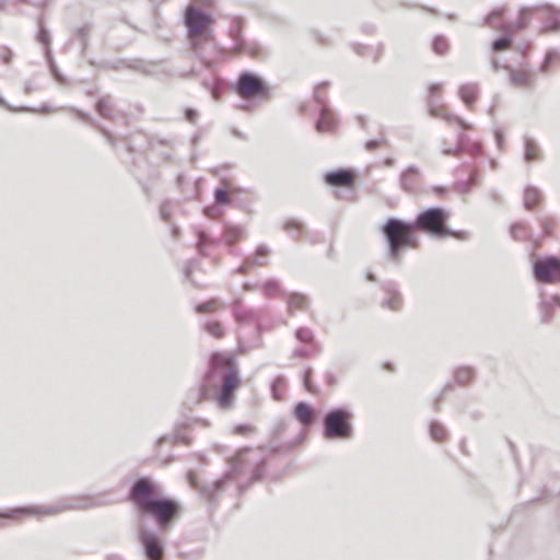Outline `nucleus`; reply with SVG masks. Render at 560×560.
Listing matches in <instances>:
<instances>
[{"instance_id": "nucleus-26", "label": "nucleus", "mask_w": 560, "mask_h": 560, "mask_svg": "<svg viewBox=\"0 0 560 560\" xmlns=\"http://www.w3.org/2000/svg\"><path fill=\"white\" fill-rule=\"evenodd\" d=\"M233 314L238 323H249L254 320L255 313L250 308H244L241 299H235L233 302Z\"/></svg>"}, {"instance_id": "nucleus-53", "label": "nucleus", "mask_w": 560, "mask_h": 560, "mask_svg": "<svg viewBox=\"0 0 560 560\" xmlns=\"http://www.w3.org/2000/svg\"><path fill=\"white\" fill-rule=\"evenodd\" d=\"M385 143H386V139L385 138H377V139L368 140L365 142L364 147H365V149L368 151H374L380 145L385 144Z\"/></svg>"}, {"instance_id": "nucleus-11", "label": "nucleus", "mask_w": 560, "mask_h": 560, "mask_svg": "<svg viewBox=\"0 0 560 560\" xmlns=\"http://www.w3.org/2000/svg\"><path fill=\"white\" fill-rule=\"evenodd\" d=\"M535 10H542L546 18L540 26V32H558L560 31V9H557L551 3H540L535 7H522L518 10V20L525 22L528 26Z\"/></svg>"}, {"instance_id": "nucleus-9", "label": "nucleus", "mask_w": 560, "mask_h": 560, "mask_svg": "<svg viewBox=\"0 0 560 560\" xmlns=\"http://www.w3.org/2000/svg\"><path fill=\"white\" fill-rule=\"evenodd\" d=\"M231 90L241 97H253L255 101L266 98L270 93L268 82L258 73L244 70L231 84Z\"/></svg>"}, {"instance_id": "nucleus-19", "label": "nucleus", "mask_w": 560, "mask_h": 560, "mask_svg": "<svg viewBox=\"0 0 560 560\" xmlns=\"http://www.w3.org/2000/svg\"><path fill=\"white\" fill-rule=\"evenodd\" d=\"M523 159L527 163L541 161L544 159V153L539 143L530 137H524Z\"/></svg>"}, {"instance_id": "nucleus-5", "label": "nucleus", "mask_w": 560, "mask_h": 560, "mask_svg": "<svg viewBox=\"0 0 560 560\" xmlns=\"http://www.w3.org/2000/svg\"><path fill=\"white\" fill-rule=\"evenodd\" d=\"M451 213L444 207L433 206L421 210L411 221L416 231L422 232L432 238L455 237L467 240L468 233L456 231L447 225Z\"/></svg>"}, {"instance_id": "nucleus-63", "label": "nucleus", "mask_w": 560, "mask_h": 560, "mask_svg": "<svg viewBox=\"0 0 560 560\" xmlns=\"http://www.w3.org/2000/svg\"><path fill=\"white\" fill-rule=\"evenodd\" d=\"M353 50L359 55V56H364L368 54V50H369V47L363 45V44H353Z\"/></svg>"}, {"instance_id": "nucleus-15", "label": "nucleus", "mask_w": 560, "mask_h": 560, "mask_svg": "<svg viewBox=\"0 0 560 560\" xmlns=\"http://www.w3.org/2000/svg\"><path fill=\"white\" fill-rule=\"evenodd\" d=\"M243 24L244 19L242 16H234L232 19V24L228 31L229 36L233 39L235 48L240 50H247L249 55L254 58H260V48L247 47V44L242 33Z\"/></svg>"}, {"instance_id": "nucleus-54", "label": "nucleus", "mask_w": 560, "mask_h": 560, "mask_svg": "<svg viewBox=\"0 0 560 560\" xmlns=\"http://www.w3.org/2000/svg\"><path fill=\"white\" fill-rule=\"evenodd\" d=\"M471 187L472 186L470 185L469 180H460L454 185V188L462 195H467Z\"/></svg>"}, {"instance_id": "nucleus-59", "label": "nucleus", "mask_w": 560, "mask_h": 560, "mask_svg": "<svg viewBox=\"0 0 560 560\" xmlns=\"http://www.w3.org/2000/svg\"><path fill=\"white\" fill-rule=\"evenodd\" d=\"M51 107L47 104L38 107V108H28V107H21V108H18V112H33V113H48L50 112Z\"/></svg>"}, {"instance_id": "nucleus-55", "label": "nucleus", "mask_w": 560, "mask_h": 560, "mask_svg": "<svg viewBox=\"0 0 560 560\" xmlns=\"http://www.w3.org/2000/svg\"><path fill=\"white\" fill-rule=\"evenodd\" d=\"M97 129L102 132V135L105 137L106 141L112 145H116V138L114 135L104 126L97 125Z\"/></svg>"}, {"instance_id": "nucleus-35", "label": "nucleus", "mask_w": 560, "mask_h": 560, "mask_svg": "<svg viewBox=\"0 0 560 560\" xmlns=\"http://www.w3.org/2000/svg\"><path fill=\"white\" fill-rule=\"evenodd\" d=\"M513 39H514L513 34L505 32L492 40L491 50L492 51L504 50L512 44Z\"/></svg>"}, {"instance_id": "nucleus-46", "label": "nucleus", "mask_w": 560, "mask_h": 560, "mask_svg": "<svg viewBox=\"0 0 560 560\" xmlns=\"http://www.w3.org/2000/svg\"><path fill=\"white\" fill-rule=\"evenodd\" d=\"M49 71L54 80L61 85L68 84L67 77L59 70L57 63L55 60H51L50 65L48 66Z\"/></svg>"}, {"instance_id": "nucleus-47", "label": "nucleus", "mask_w": 560, "mask_h": 560, "mask_svg": "<svg viewBox=\"0 0 560 560\" xmlns=\"http://www.w3.org/2000/svg\"><path fill=\"white\" fill-rule=\"evenodd\" d=\"M205 330L208 334L214 336L215 338H221L223 336L222 327H221L220 323H218V322H208L205 325Z\"/></svg>"}, {"instance_id": "nucleus-8", "label": "nucleus", "mask_w": 560, "mask_h": 560, "mask_svg": "<svg viewBox=\"0 0 560 560\" xmlns=\"http://www.w3.org/2000/svg\"><path fill=\"white\" fill-rule=\"evenodd\" d=\"M353 413L347 407H334L323 418V435L326 440H348L353 436Z\"/></svg>"}, {"instance_id": "nucleus-22", "label": "nucleus", "mask_w": 560, "mask_h": 560, "mask_svg": "<svg viewBox=\"0 0 560 560\" xmlns=\"http://www.w3.org/2000/svg\"><path fill=\"white\" fill-rule=\"evenodd\" d=\"M542 198L544 195L537 187L528 185L524 189L523 206L526 210L530 211L536 205L541 202Z\"/></svg>"}, {"instance_id": "nucleus-56", "label": "nucleus", "mask_w": 560, "mask_h": 560, "mask_svg": "<svg viewBox=\"0 0 560 560\" xmlns=\"http://www.w3.org/2000/svg\"><path fill=\"white\" fill-rule=\"evenodd\" d=\"M199 116V113L197 109L192 108V107H187L185 108L184 110V117L187 121L191 122V124H195L197 118Z\"/></svg>"}, {"instance_id": "nucleus-16", "label": "nucleus", "mask_w": 560, "mask_h": 560, "mask_svg": "<svg viewBox=\"0 0 560 560\" xmlns=\"http://www.w3.org/2000/svg\"><path fill=\"white\" fill-rule=\"evenodd\" d=\"M421 177L420 168L416 165H409L399 175V186L407 194H416Z\"/></svg>"}, {"instance_id": "nucleus-25", "label": "nucleus", "mask_w": 560, "mask_h": 560, "mask_svg": "<svg viewBox=\"0 0 560 560\" xmlns=\"http://www.w3.org/2000/svg\"><path fill=\"white\" fill-rule=\"evenodd\" d=\"M223 183L225 187H217L213 192V206L218 211L233 202L232 197L225 192V188H230L231 183L228 179H224Z\"/></svg>"}, {"instance_id": "nucleus-64", "label": "nucleus", "mask_w": 560, "mask_h": 560, "mask_svg": "<svg viewBox=\"0 0 560 560\" xmlns=\"http://www.w3.org/2000/svg\"><path fill=\"white\" fill-rule=\"evenodd\" d=\"M383 50H384V45L383 44H378L374 48V52H373V61L374 62H377L381 59Z\"/></svg>"}, {"instance_id": "nucleus-14", "label": "nucleus", "mask_w": 560, "mask_h": 560, "mask_svg": "<svg viewBox=\"0 0 560 560\" xmlns=\"http://www.w3.org/2000/svg\"><path fill=\"white\" fill-rule=\"evenodd\" d=\"M520 70L511 65L504 66V70L508 72L510 85L515 89H534L537 82L536 74L527 68L526 63L520 62Z\"/></svg>"}, {"instance_id": "nucleus-58", "label": "nucleus", "mask_w": 560, "mask_h": 560, "mask_svg": "<svg viewBox=\"0 0 560 560\" xmlns=\"http://www.w3.org/2000/svg\"><path fill=\"white\" fill-rule=\"evenodd\" d=\"M213 307H214V303L213 302H203V303L197 304L195 306V311L197 313H206V312L211 311Z\"/></svg>"}, {"instance_id": "nucleus-13", "label": "nucleus", "mask_w": 560, "mask_h": 560, "mask_svg": "<svg viewBox=\"0 0 560 560\" xmlns=\"http://www.w3.org/2000/svg\"><path fill=\"white\" fill-rule=\"evenodd\" d=\"M443 90V85L442 83H438V82H434V83H431L428 88V95H429V100H428V113L431 117H434V118H442L443 120L447 121V122H455L462 129L464 128H470V124L467 122L465 119H463L462 117L459 116H456L452 113H448V112H443L440 106L438 105L435 98H434V95L441 93Z\"/></svg>"}, {"instance_id": "nucleus-49", "label": "nucleus", "mask_w": 560, "mask_h": 560, "mask_svg": "<svg viewBox=\"0 0 560 560\" xmlns=\"http://www.w3.org/2000/svg\"><path fill=\"white\" fill-rule=\"evenodd\" d=\"M506 33H512L513 35L517 32H521L525 30L527 26L525 25V22L520 21L518 19L514 22H510L504 24Z\"/></svg>"}, {"instance_id": "nucleus-42", "label": "nucleus", "mask_w": 560, "mask_h": 560, "mask_svg": "<svg viewBox=\"0 0 560 560\" xmlns=\"http://www.w3.org/2000/svg\"><path fill=\"white\" fill-rule=\"evenodd\" d=\"M95 109L104 118L110 119L113 117L108 96L98 97L95 102Z\"/></svg>"}, {"instance_id": "nucleus-7", "label": "nucleus", "mask_w": 560, "mask_h": 560, "mask_svg": "<svg viewBox=\"0 0 560 560\" xmlns=\"http://www.w3.org/2000/svg\"><path fill=\"white\" fill-rule=\"evenodd\" d=\"M240 471L241 466L235 464L217 480L202 483L198 481L196 475H194L191 471H188L187 480L189 486L198 491L199 495L207 501L209 509L212 510L217 506L228 486L237 478Z\"/></svg>"}, {"instance_id": "nucleus-21", "label": "nucleus", "mask_w": 560, "mask_h": 560, "mask_svg": "<svg viewBox=\"0 0 560 560\" xmlns=\"http://www.w3.org/2000/svg\"><path fill=\"white\" fill-rule=\"evenodd\" d=\"M313 407L310 402L300 400L293 407V417L303 425H307L313 421Z\"/></svg>"}, {"instance_id": "nucleus-34", "label": "nucleus", "mask_w": 560, "mask_h": 560, "mask_svg": "<svg viewBox=\"0 0 560 560\" xmlns=\"http://www.w3.org/2000/svg\"><path fill=\"white\" fill-rule=\"evenodd\" d=\"M429 433L433 441L441 442L446 438L447 429L440 421L433 420L429 424Z\"/></svg>"}, {"instance_id": "nucleus-30", "label": "nucleus", "mask_w": 560, "mask_h": 560, "mask_svg": "<svg viewBox=\"0 0 560 560\" xmlns=\"http://www.w3.org/2000/svg\"><path fill=\"white\" fill-rule=\"evenodd\" d=\"M538 308L540 312V320L544 324H549L553 319V310L555 303H552L548 299H541L538 303Z\"/></svg>"}, {"instance_id": "nucleus-40", "label": "nucleus", "mask_w": 560, "mask_h": 560, "mask_svg": "<svg viewBox=\"0 0 560 560\" xmlns=\"http://www.w3.org/2000/svg\"><path fill=\"white\" fill-rule=\"evenodd\" d=\"M294 336L296 340L304 345H313V342H318L315 338L313 330L308 327H299L295 330Z\"/></svg>"}, {"instance_id": "nucleus-27", "label": "nucleus", "mask_w": 560, "mask_h": 560, "mask_svg": "<svg viewBox=\"0 0 560 560\" xmlns=\"http://www.w3.org/2000/svg\"><path fill=\"white\" fill-rule=\"evenodd\" d=\"M191 441V439L183 433L179 428L177 427L176 431L174 433H171V434H164L162 436H160L158 440H156V443L159 445L161 444H164V443H171V444H189Z\"/></svg>"}, {"instance_id": "nucleus-29", "label": "nucleus", "mask_w": 560, "mask_h": 560, "mask_svg": "<svg viewBox=\"0 0 560 560\" xmlns=\"http://www.w3.org/2000/svg\"><path fill=\"white\" fill-rule=\"evenodd\" d=\"M245 230L241 225L225 224L223 235L226 243L234 244L245 236Z\"/></svg>"}, {"instance_id": "nucleus-37", "label": "nucleus", "mask_w": 560, "mask_h": 560, "mask_svg": "<svg viewBox=\"0 0 560 560\" xmlns=\"http://www.w3.org/2000/svg\"><path fill=\"white\" fill-rule=\"evenodd\" d=\"M285 385L287 380L283 375H277L276 377L272 378L270 383V390L273 399H282V389L285 387Z\"/></svg>"}, {"instance_id": "nucleus-20", "label": "nucleus", "mask_w": 560, "mask_h": 560, "mask_svg": "<svg viewBox=\"0 0 560 560\" xmlns=\"http://www.w3.org/2000/svg\"><path fill=\"white\" fill-rule=\"evenodd\" d=\"M479 92V85L475 82L464 83L458 88V96L467 107H472L477 94Z\"/></svg>"}, {"instance_id": "nucleus-12", "label": "nucleus", "mask_w": 560, "mask_h": 560, "mask_svg": "<svg viewBox=\"0 0 560 560\" xmlns=\"http://www.w3.org/2000/svg\"><path fill=\"white\" fill-rule=\"evenodd\" d=\"M329 82H319L314 91V100L319 106V117L315 121V129L318 132L334 131L338 126V117L330 108L327 101L319 94V90L327 89Z\"/></svg>"}, {"instance_id": "nucleus-6", "label": "nucleus", "mask_w": 560, "mask_h": 560, "mask_svg": "<svg viewBox=\"0 0 560 560\" xmlns=\"http://www.w3.org/2000/svg\"><path fill=\"white\" fill-rule=\"evenodd\" d=\"M108 501L103 498L97 499H85L84 503L80 508H90L107 504ZM79 505L62 503L51 506L42 505H23L10 509L0 510V522L3 520L18 521L25 516H42V515H56L61 512L78 509Z\"/></svg>"}, {"instance_id": "nucleus-41", "label": "nucleus", "mask_w": 560, "mask_h": 560, "mask_svg": "<svg viewBox=\"0 0 560 560\" xmlns=\"http://www.w3.org/2000/svg\"><path fill=\"white\" fill-rule=\"evenodd\" d=\"M262 290L267 296H272L276 294L285 295V292L281 290L280 281L276 278L268 279L262 284Z\"/></svg>"}, {"instance_id": "nucleus-23", "label": "nucleus", "mask_w": 560, "mask_h": 560, "mask_svg": "<svg viewBox=\"0 0 560 560\" xmlns=\"http://www.w3.org/2000/svg\"><path fill=\"white\" fill-rule=\"evenodd\" d=\"M505 9L502 7L492 9L483 19L482 25L491 28H497L500 31L505 30V25L500 23V20L503 18Z\"/></svg>"}, {"instance_id": "nucleus-43", "label": "nucleus", "mask_w": 560, "mask_h": 560, "mask_svg": "<svg viewBox=\"0 0 560 560\" xmlns=\"http://www.w3.org/2000/svg\"><path fill=\"white\" fill-rule=\"evenodd\" d=\"M283 230L295 236L305 230V225L302 221L296 219H288L283 223Z\"/></svg>"}, {"instance_id": "nucleus-18", "label": "nucleus", "mask_w": 560, "mask_h": 560, "mask_svg": "<svg viewBox=\"0 0 560 560\" xmlns=\"http://www.w3.org/2000/svg\"><path fill=\"white\" fill-rule=\"evenodd\" d=\"M383 289L387 298L382 301V306L392 311H398L401 306L402 299L397 287L393 282H388L384 284Z\"/></svg>"}, {"instance_id": "nucleus-3", "label": "nucleus", "mask_w": 560, "mask_h": 560, "mask_svg": "<svg viewBox=\"0 0 560 560\" xmlns=\"http://www.w3.org/2000/svg\"><path fill=\"white\" fill-rule=\"evenodd\" d=\"M183 23L187 30V42L194 54L205 67L211 68L213 60L206 52L213 36L214 19L211 13L197 7H187L183 13Z\"/></svg>"}, {"instance_id": "nucleus-61", "label": "nucleus", "mask_w": 560, "mask_h": 560, "mask_svg": "<svg viewBox=\"0 0 560 560\" xmlns=\"http://www.w3.org/2000/svg\"><path fill=\"white\" fill-rule=\"evenodd\" d=\"M73 112H75V114L78 115V117H80L81 119L85 120V121H89L91 124H93L96 128H97V122H95V120L93 119V117L88 114V113H84V112H81L77 108H73Z\"/></svg>"}, {"instance_id": "nucleus-45", "label": "nucleus", "mask_w": 560, "mask_h": 560, "mask_svg": "<svg viewBox=\"0 0 560 560\" xmlns=\"http://www.w3.org/2000/svg\"><path fill=\"white\" fill-rule=\"evenodd\" d=\"M313 375V369L311 366L306 368L303 373V386L305 390H307L311 394H318V388L316 385H314L311 381V377Z\"/></svg>"}, {"instance_id": "nucleus-44", "label": "nucleus", "mask_w": 560, "mask_h": 560, "mask_svg": "<svg viewBox=\"0 0 560 560\" xmlns=\"http://www.w3.org/2000/svg\"><path fill=\"white\" fill-rule=\"evenodd\" d=\"M456 145L459 151L477 153L479 150L477 144H470L468 137L464 132H459Z\"/></svg>"}, {"instance_id": "nucleus-17", "label": "nucleus", "mask_w": 560, "mask_h": 560, "mask_svg": "<svg viewBox=\"0 0 560 560\" xmlns=\"http://www.w3.org/2000/svg\"><path fill=\"white\" fill-rule=\"evenodd\" d=\"M323 178L329 186L349 185L353 180V172L350 168L340 167L326 172Z\"/></svg>"}, {"instance_id": "nucleus-51", "label": "nucleus", "mask_w": 560, "mask_h": 560, "mask_svg": "<svg viewBox=\"0 0 560 560\" xmlns=\"http://www.w3.org/2000/svg\"><path fill=\"white\" fill-rule=\"evenodd\" d=\"M13 57H14V54L9 47L0 46V60L3 63L10 65L13 60Z\"/></svg>"}, {"instance_id": "nucleus-48", "label": "nucleus", "mask_w": 560, "mask_h": 560, "mask_svg": "<svg viewBox=\"0 0 560 560\" xmlns=\"http://www.w3.org/2000/svg\"><path fill=\"white\" fill-rule=\"evenodd\" d=\"M525 223H513L510 228L511 236L514 240H526L527 236L523 235V230L525 229Z\"/></svg>"}, {"instance_id": "nucleus-52", "label": "nucleus", "mask_w": 560, "mask_h": 560, "mask_svg": "<svg viewBox=\"0 0 560 560\" xmlns=\"http://www.w3.org/2000/svg\"><path fill=\"white\" fill-rule=\"evenodd\" d=\"M287 425V422L283 419H278L275 421L272 428H271V434L275 439H277L282 431L284 430Z\"/></svg>"}, {"instance_id": "nucleus-57", "label": "nucleus", "mask_w": 560, "mask_h": 560, "mask_svg": "<svg viewBox=\"0 0 560 560\" xmlns=\"http://www.w3.org/2000/svg\"><path fill=\"white\" fill-rule=\"evenodd\" d=\"M160 215L164 222L170 221L168 201H163L160 206Z\"/></svg>"}, {"instance_id": "nucleus-38", "label": "nucleus", "mask_w": 560, "mask_h": 560, "mask_svg": "<svg viewBox=\"0 0 560 560\" xmlns=\"http://www.w3.org/2000/svg\"><path fill=\"white\" fill-rule=\"evenodd\" d=\"M90 25H83L75 28V35L81 43V55L84 57L89 48Z\"/></svg>"}, {"instance_id": "nucleus-4", "label": "nucleus", "mask_w": 560, "mask_h": 560, "mask_svg": "<svg viewBox=\"0 0 560 560\" xmlns=\"http://www.w3.org/2000/svg\"><path fill=\"white\" fill-rule=\"evenodd\" d=\"M415 231L411 221L390 217L384 222L381 232L386 241L388 258L400 261L405 250L419 246V237Z\"/></svg>"}, {"instance_id": "nucleus-32", "label": "nucleus", "mask_w": 560, "mask_h": 560, "mask_svg": "<svg viewBox=\"0 0 560 560\" xmlns=\"http://www.w3.org/2000/svg\"><path fill=\"white\" fill-rule=\"evenodd\" d=\"M265 466L262 464L256 466L252 472L250 480L248 482H243L237 486V493L242 495L249 487L260 480L265 474Z\"/></svg>"}, {"instance_id": "nucleus-62", "label": "nucleus", "mask_w": 560, "mask_h": 560, "mask_svg": "<svg viewBox=\"0 0 560 560\" xmlns=\"http://www.w3.org/2000/svg\"><path fill=\"white\" fill-rule=\"evenodd\" d=\"M325 382L329 385V386H336L337 383H338V380L336 377V375L331 372V371H328L326 372L325 374Z\"/></svg>"}, {"instance_id": "nucleus-28", "label": "nucleus", "mask_w": 560, "mask_h": 560, "mask_svg": "<svg viewBox=\"0 0 560 560\" xmlns=\"http://www.w3.org/2000/svg\"><path fill=\"white\" fill-rule=\"evenodd\" d=\"M476 377V371L471 366H459L454 370V378L459 385H467Z\"/></svg>"}, {"instance_id": "nucleus-10", "label": "nucleus", "mask_w": 560, "mask_h": 560, "mask_svg": "<svg viewBox=\"0 0 560 560\" xmlns=\"http://www.w3.org/2000/svg\"><path fill=\"white\" fill-rule=\"evenodd\" d=\"M533 277L538 283L560 282V257L536 256L533 259Z\"/></svg>"}, {"instance_id": "nucleus-60", "label": "nucleus", "mask_w": 560, "mask_h": 560, "mask_svg": "<svg viewBox=\"0 0 560 560\" xmlns=\"http://www.w3.org/2000/svg\"><path fill=\"white\" fill-rule=\"evenodd\" d=\"M540 225H541V229H542V235L544 236H548L551 234V231H552V224L549 220L547 219H540Z\"/></svg>"}, {"instance_id": "nucleus-33", "label": "nucleus", "mask_w": 560, "mask_h": 560, "mask_svg": "<svg viewBox=\"0 0 560 560\" xmlns=\"http://www.w3.org/2000/svg\"><path fill=\"white\" fill-rule=\"evenodd\" d=\"M322 351V346L319 342H313V345H305L302 348L295 349L292 352V358L302 359L308 358Z\"/></svg>"}, {"instance_id": "nucleus-1", "label": "nucleus", "mask_w": 560, "mask_h": 560, "mask_svg": "<svg viewBox=\"0 0 560 560\" xmlns=\"http://www.w3.org/2000/svg\"><path fill=\"white\" fill-rule=\"evenodd\" d=\"M127 500L137 513V538L145 560H163L166 538L183 514L182 504L174 498L159 493L156 482L150 476L137 477L130 485Z\"/></svg>"}, {"instance_id": "nucleus-39", "label": "nucleus", "mask_w": 560, "mask_h": 560, "mask_svg": "<svg viewBox=\"0 0 560 560\" xmlns=\"http://www.w3.org/2000/svg\"><path fill=\"white\" fill-rule=\"evenodd\" d=\"M432 50L436 55H445L448 51L450 43L444 35H435L431 44Z\"/></svg>"}, {"instance_id": "nucleus-2", "label": "nucleus", "mask_w": 560, "mask_h": 560, "mask_svg": "<svg viewBox=\"0 0 560 560\" xmlns=\"http://www.w3.org/2000/svg\"><path fill=\"white\" fill-rule=\"evenodd\" d=\"M240 384L241 376L235 357L214 352L211 355L205 380L190 394L191 402L198 404L207 399L211 386L217 385L214 400L220 409L228 410L233 406L235 392Z\"/></svg>"}, {"instance_id": "nucleus-50", "label": "nucleus", "mask_w": 560, "mask_h": 560, "mask_svg": "<svg viewBox=\"0 0 560 560\" xmlns=\"http://www.w3.org/2000/svg\"><path fill=\"white\" fill-rule=\"evenodd\" d=\"M266 260H260L258 257H252L249 260H246L242 266L237 268L238 273H245L248 270L249 265H266Z\"/></svg>"}, {"instance_id": "nucleus-36", "label": "nucleus", "mask_w": 560, "mask_h": 560, "mask_svg": "<svg viewBox=\"0 0 560 560\" xmlns=\"http://www.w3.org/2000/svg\"><path fill=\"white\" fill-rule=\"evenodd\" d=\"M38 31L36 33V39L44 47L49 46L51 44V36L49 30L45 25V20L43 16L37 20Z\"/></svg>"}, {"instance_id": "nucleus-24", "label": "nucleus", "mask_w": 560, "mask_h": 560, "mask_svg": "<svg viewBox=\"0 0 560 560\" xmlns=\"http://www.w3.org/2000/svg\"><path fill=\"white\" fill-rule=\"evenodd\" d=\"M288 307L291 315L295 310L306 311L310 307L307 296L300 292H292L288 294Z\"/></svg>"}, {"instance_id": "nucleus-31", "label": "nucleus", "mask_w": 560, "mask_h": 560, "mask_svg": "<svg viewBox=\"0 0 560 560\" xmlns=\"http://www.w3.org/2000/svg\"><path fill=\"white\" fill-rule=\"evenodd\" d=\"M560 59V51L557 48H549L542 61L539 65V71L542 73H548L552 67V65Z\"/></svg>"}]
</instances>
